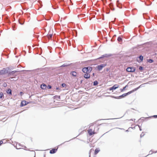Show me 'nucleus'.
Instances as JSON below:
<instances>
[{
  "mask_svg": "<svg viewBox=\"0 0 157 157\" xmlns=\"http://www.w3.org/2000/svg\"><path fill=\"white\" fill-rule=\"evenodd\" d=\"M106 64H103L98 65L97 67V69L99 71H100L101 70L103 67L106 66Z\"/></svg>",
  "mask_w": 157,
  "mask_h": 157,
  "instance_id": "f257e3e1",
  "label": "nucleus"
},
{
  "mask_svg": "<svg viewBox=\"0 0 157 157\" xmlns=\"http://www.w3.org/2000/svg\"><path fill=\"white\" fill-rule=\"evenodd\" d=\"M135 69L134 67H128L126 69V71L128 72H133L135 71Z\"/></svg>",
  "mask_w": 157,
  "mask_h": 157,
  "instance_id": "f03ea898",
  "label": "nucleus"
},
{
  "mask_svg": "<svg viewBox=\"0 0 157 157\" xmlns=\"http://www.w3.org/2000/svg\"><path fill=\"white\" fill-rule=\"evenodd\" d=\"M142 85H140L138 87L136 88H135L133 90H132L131 91H130L128 92L127 93V95H128V94H130L131 93L136 91V90H137L138 89L140 88V87Z\"/></svg>",
  "mask_w": 157,
  "mask_h": 157,
  "instance_id": "7ed1b4c3",
  "label": "nucleus"
},
{
  "mask_svg": "<svg viewBox=\"0 0 157 157\" xmlns=\"http://www.w3.org/2000/svg\"><path fill=\"white\" fill-rule=\"evenodd\" d=\"M119 87V86H118L116 84L114 85L112 87L110 88H109V90H114L118 88Z\"/></svg>",
  "mask_w": 157,
  "mask_h": 157,
  "instance_id": "20e7f679",
  "label": "nucleus"
},
{
  "mask_svg": "<svg viewBox=\"0 0 157 157\" xmlns=\"http://www.w3.org/2000/svg\"><path fill=\"white\" fill-rule=\"evenodd\" d=\"M7 71L4 68L0 71V75L4 74L7 73Z\"/></svg>",
  "mask_w": 157,
  "mask_h": 157,
  "instance_id": "39448f33",
  "label": "nucleus"
},
{
  "mask_svg": "<svg viewBox=\"0 0 157 157\" xmlns=\"http://www.w3.org/2000/svg\"><path fill=\"white\" fill-rule=\"evenodd\" d=\"M90 128V127L89 128ZM94 131L92 130L91 129L89 128V130H88V132L90 135H92L93 134H94Z\"/></svg>",
  "mask_w": 157,
  "mask_h": 157,
  "instance_id": "423d86ee",
  "label": "nucleus"
},
{
  "mask_svg": "<svg viewBox=\"0 0 157 157\" xmlns=\"http://www.w3.org/2000/svg\"><path fill=\"white\" fill-rule=\"evenodd\" d=\"M28 104V103H26V101H25L24 100L22 101L21 104V106H25Z\"/></svg>",
  "mask_w": 157,
  "mask_h": 157,
  "instance_id": "0eeeda50",
  "label": "nucleus"
},
{
  "mask_svg": "<svg viewBox=\"0 0 157 157\" xmlns=\"http://www.w3.org/2000/svg\"><path fill=\"white\" fill-rule=\"evenodd\" d=\"M57 149H53L50 151V153L51 154H53L55 153L57 151Z\"/></svg>",
  "mask_w": 157,
  "mask_h": 157,
  "instance_id": "6e6552de",
  "label": "nucleus"
},
{
  "mask_svg": "<svg viewBox=\"0 0 157 157\" xmlns=\"http://www.w3.org/2000/svg\"><path fill=\"white\" fill-rule=\"evenodd\" d=\"M86 69L87 71H88V72L90 73L92 70V68L91 67H86Z\"/></svg>",
  "mask_w": 157,
  "mask_h": 157,
  "instance_id": "1a4fd4ad",
  "label": "nucleus"
},
{
  "mask_svg": "<svg viewBox=\"0 0 157 157\" xmlns=\"http://www.w3.org/2000/svg\"><path fill=\"white\" fill-rule=\"evenodd\" d=\"M90 75L89 73H85L84 75V77L86 78H88L90 77Z\"/></svg>",
  "mask_w": 157,
  "mask_h": 157,
  "instance_id": "9d476101",
  "label": "nucleus"
},
{
  "mask_svg": "<svg viewBox=\"0 0 157 157\" xmlns=\"http://www.w3.org/2000/svg\"><path fill=\"white\" fill-rule=\"evenodd\" d=\"M109 56V55H108V54H105L104 55H103L102 56H101L99 58H98V59H101L102 58H103L105 57H107Z\"/></svg>",
  "mask_w": 157,
  "mask_h": 157,
  "instance_id": "9b49d317",
  "label": "nucleus"
},
{
  "mask_svg": "<svg viewBox=\"0 0 157 157\" xmlns=\"http://www.w3.org/2000/svg\"><path fill=\"white\" fill-rule=\"evenodd\" d=\"M82 71L84 73H89V72H88L87 71L86 69V67L83 68L82 70Z\"/></svg>",
  "mask_w": 157,
  "mask_h": 157,
  "instance_id": "f8f14e48",
  "label": "nucleus"
},
{
  "mask_svg": "<svg viewBox=\"0 0 157 157\" xmlns=\"http://www.w3.org/2000/svg\"><path fill=\"white\" fill-rule=\"evenodd\" d=\"M41 88L43 89H44L46 87V85L45 84H42L40 86Z\"/></svg>",
  "mask_w": 157,
  "mask_h": 157,
  "instance_id": "ddd939ff",
  "label": "nucleus"
},
{
  "mask_svg": "<svg viewBox=\"0 0 157 157\" xmlns=\"http://www.w3.org/2000/svg\"><path fill=\"white\" fill-rule=\"evenodd\" d=\"M71 74L74 77H76V76L77 73L75 71L72 72Z\"/></svg>",
  "mask_w": 157,
  "mask_h": 157,
  "instance_id": "4468645a",
  "label": "nucleus"
},
{
  "mask_svg": "<svg viewBox=\"0 0 157 157\" xmlns=\"http://www.w3.org/2000/svg\"><path fill=\"white\" fill-rule=\"evenodd\" d=\"M7 94H11V90L10 89H8L7 91Z\"/></svg>",
  "mask_w": 157,
  "mask_h": 157,
  "instance_id": "2eb2a0df",
  "label": "nucleus"
},
{
  "mask_svg": "<svg viewBox=\"0 0 157 157\" xmlns=\"http://www.w3.org/2000/svg\"><path fill=\"white\" fill-rule=\"evenodd\" d=\"M100 151V150L98 149H96L95 150L94 153L95 154H97Z\"/></svg>",
  "mask_w": 157,
  "mask_h": 157,
  "instance_id": "dca6fc26",
  "label": "nucleus"
},
{
  "mask_svg": "<svg viewBox=\"0 0 157 157\" xmlns=\"http://www.w3.org/2000/svg\"><path fill=\"white\" fill-rule=\"evenodd\" d=\"M127 85L126 86H124L122 89H121L120 90L121 92L123 91L124 90H125V89L126 88V87H127Z\"/></svg>",
  "mask_w": 157,
  "mask_h": 157,
  "instance_id": "f3484780",
  "label": "nucleus"
},
{
  "mask_svg": "<svg viewBox=\"0 0 157 157\" xmlns=\"http://www.w3.org/2000/svg\"><path fill=\"white\" fill-rule=\"evenodd\" d=\"M139 58L141 61H142L143 59V57L142 56H140L139 57Z\"/></svg>",
  "mask_w": 157,
  "mask_h": 157,
  "instance_id": "a211bd4d",
  "label": "nucleus"
},
{
  "mask_svg": "<svg viewBox=\"0 0 157 157\" xmlns=\"http://www.w3.org/2000/svg\"><path fill=\"white\" fill-rule=\"evenodd\" d=\"M98 83L97 81H95L94 82V86H96L98 84Z\"/></svg>",
  "mask_w": 157,
  "mask_h": 157,
  "instance_id": "6ab92c4d",
  "label": "nucleus"
},
{
  "mask_svg": "<svg viewBox=\"0 0 157 157\" xmlns=\"http://www.w3.org/2000/svg\"><path fill=\"white\" fill-rule=\"evenodd\" d=\"M4 95L3 94L2 92L0 93V98H2V97Z\"/></svg>",
  "mask_w": 157,
  "mask_h": 157,
  "instance_id": "aec40b11",
  "label": "nucleus"
},
{
  "mask_svg": "<svg viewBox=\"0 0 157 157\" xmlns=\"http://www.w3.org/2000/svg\"><path fill=\"white\" fill-rule=\"evenodd\" d=\"M117 40H118V41H119V42H120L122 40V39L121 38V37H119L118 38V39H117Z\"/></svg>",
  "mask_w": 157,
  "mask_h": 157,
  "instance_id": "412c9836",
  "label": "nucleus"
},
{
  "mask_svg": "<svg viewBox=\"0 0 157 157\" xmlns=\"http://www.w3.org/2000/svg\"><path fill=\"white\" fill-rule=\"evenodd\" d=\"M126 95H127L126 93L124 94H123L122 95H121V96H120V97H124L126 96Z\"/></svg>",
  "mask_w": 157,
  "mask_h": 157,
  "instance_id": "4be33fe9",
  "label": "nucleus"
},
{
  "mask_svg": "<svg viewBox=\"0 0 157 157\" xmlns=\"http://www.w3.org/2000/svg\"><path fill=\"white\" fill-rule=\"evenodd\" d=\"M119 1H117V6L119 8H121V7L119 6Z\"/></svg>",
  "mask_w": 157,
  "mask_h": 157,
  "instance_id": "5701e85b",
  "label": "nucleus"
},
{
  "mask_svg": "<svg viewBox=\"0 0 157 157\" xmlns=\"http://www.w3.org/2000/svg\"><path fill=\"white\" fill-rule=\"evenodd\" d=\"M148 62L150 63H151L153 62V60L151 59H149L148 60Z\"/></svg>",
  "mask_w": 157,
  "mask_h": 157,
  "instance_id": "b1692460",
  "label": "nucleus"
},
{
  "mask_svg": "<svg viewBox=\"0 0 157 157\" xmlns=\"http://www.w3.org/2000/svg\"><path fill=\"white\" fill-rule=\"evenodd\" d=\"M67 65H66V64H63V65H62L61 66H60L61 67H65V66H66Z\"/></svg>",
  "mask_w": 157,
  "mask_h": 157,
  "instance_id": "393cba45",
  "label": "nucleus"
},
{
  "mask_svg": "<svg viewBox=\"0 0 157 157\" xmlns=\"http://www.w3.org/2000/svg\"><path fill=\"white\" fill-rule=\"evenodd\" d=\"M66 85L65 84V83H63L62 84V86H63V87H64L66 86Z\"/></svg>",
  "mask_w": 157,
  "mask_h": 157,
  "instance_id": "a878e982",
  "label": "nucleus"
},
{
  "mask_svg": "<svg viewBox=\"0 0 157 157\" xmlns=\"http://www.w3.org/2000/svg\"><path fill=\"white\" fill-rule=\"evenodd\" d=\"M51 87H52L50 85H48V88L49 89H51Z\"/></svg>",
  "mask_w": 157,
  "mask_h": 157,
  "instance_id": "bb28decb",
  "label": "nucleus"
},
{
  "mask_svg": "<svg viewBox=\"0 0 157 157\" xmlns=\"http://www.w3.org/2000/svg\"><path fill=\"white\" fill-rule=\"evenodd\" d=\"M16 72V71H12V72H10V74H13V73H14L15 72Z\"/></svg>",
  "mask_w": 157,
  "mask_h": 157,
  "instance_id": "cd10ccee",
  "label": "nucleus"
},
{
  "mask_svg": "<svg viewBox=\"0 0 157 157\" xmlns=\"http://www.w3.org/2000/svg\"><path fill=\"white\" fill-rule=\"evenodd\" d=\"M52 34H49L48 36H49V37L51 38L52 37Z\"/></svg>",
  "mask_w": 157,
  "mask_h": 157,
  "instance_id": "c85d7f7f",
  "label": "nucleus"
},
{
  "mask_svg": "<svg viewBox=\"0 0 157 157\" xmlns=\"http://www.w3.org/2000/svg\"><path fill=\"white\" fill-rule=\"evenodd\" d=\"M152 153V151H150L149 152V154H151Z\"/></svg>",
  "mask_w": 157,
  "mask_h": 157,
  "instance_id": "c756f323",
  "label": "nucleus"
},
{
  "mask_svg": "<svg viewBox=\"0 0 157 157\" xmlns=\"http://www.w3.org/2000/svg\"><path fill=\"white\" fill-rule=\"evenodd\" d=\"M20 95H22V94H23V93L22 92H21L20 93Z\"/></svg>",
  "mask_w": 157,
  "mask_h": 157,
  "instance_id": "7c9ffc66",
  "label": "nucleus"
},
{
  "mask_svg": "<svg viewBox=\"0 0 157 157\" xmlns=\"http://www.w3.org/2000/svg\"><path fill=\"white\" fill-rule=\"evenodd\" d=\"M6 83H4V84H3V86H6Z\"/></svg>",
  "mask_w": 157,
  "mask_h": 157,
  "instance_id": "2f4dec72",
  "label": "nucleus"
},
{
  "mask_svg": "<svg viewBox=\"0 0 157 157\" xmlns=\"http://www.w3.org/2000/svg\"><path fill=\"white\" fill-rule=\"evenodd\" d=\"M142 67H139L140 70H142Z\"/></svg>",
  "mask_w": 157,
  "mask_h": 157,
  "instance_id": "473e14b6",
  "label": "nucleus"
},
{
  "mask_svg": "<svg viewBox=\"0 0 157 157\" xmlns=\"http://www.w3.org/2000/svg\"><path fill=\"white\" fill-rule=\"evenodd\" d=\"M2 143H3V142L2 141H0V145Z\"/></svg>",
  "mask_w": 157,
  "mask_h": 157,
  "instance_id": "72a5a7b5",
  "label": "nucleus"
},
{
  "mask_svg": "<svg viewBox=\"0 0 157 157\" xmlns=\"http://www.w3.org/2000/svg\"><path fill=\"white\" fill-rule=\"evenodd\" d=\"M142 136H144V135H142V134H141V135H140V136H141V137Z\"/></svg>",
  "mask_w": 157,
  "mask_h": 157,
  "instance_id": "f704fd0d",
  "label": "nucleus"
},
{
  "mask_svg": "<svg viewBox=\"0 0 157 157\" xmlns=\"http://www.w3.org/2000/svg\"><path fill=\"white\" fill-rule=\"evenodd\" d=\"M142 136H144V135H142V134H141V135H140V136H141V137Z\"/></svg>",
  "mask_w": 157,
  "mask_h": 157,
  "instance_id": "c9c22d12",
  "label": "nucleus"
},
{
  "mask_svg": "<svg viewBox=\"0 0 157 157\" xmlns=\"http://www.w3.org/2000/svg\"><path fill=\"white\" fill-rule=\"evenodd\" d=\"M142 136H144V135H142V134H141V135H140V136H141V137Z\"/></svg>",
  "mask_w": 157,
  "mask_h": 157,
  "instance_id": "e433bc0d",
  "label": "nucleus"
},
{
  "mask_svg": "<svg viewBox=\"0 0 157 157\" xmlns=\"http://www.w3.org/2000/svg\"><path fill=\"white\" fill-rule=\"evenodd\" d=\"M154 117H157V115H154L153 116Z\"/></svg>",
  "mask_w": 157,
  "mask_h": 157,
  "instance_id": "4c0bfd02",
  "label": "nucleus"
},
{
  "mask_svg": "<svg viewBox=\"0 0 157 157\" xmlns=\"http://www.w3.org/2000/svg\"><path fill=\"white\" fill-rule=\"evenodd\" d=\"M139 127V128H140V130L141 131L142 130H141V128L140 127Z\"/></svg>",
  "mask_w": 157,
  "mask_h": 157,
  "instance_id": "58836bf2",
  "label": "nucleus"
},
{
  "mask_svg": "<svg viewBox=\"0 0 157 157\" xmlns=\"http://www.w3.org/2000/svg\"><path fill=\"white\" fill-rule=\"evenodd\" d=\"M59 88H58V87L56 88V90H59Z\"/></svg>",
  "mask_w": 157,
  "mask_h": 157,
  "instance_id": "ea45409f",
  "label": "nucleus"
},
{
  "mask_svg": "<svg viewBox=\"0 0 157 157\" xmlns=\"http://www.w3.org/2000/svg\"><path fill=\"white\" fill-rule=\"evenodd\" d=\"M20 24H21V25H23V24L21 23H20Z\"/></svg>",
  "mask_w": 157,
  "mask_h": 157,
  "instance_id": "a19ab883",
  "label": "nucleus"
},
{
  "mask_svg": "<svg viewBox=\"0 0 157 157\" xmlns=\"http://www.w3.org/2000/svg\"><path fill=\"white\" fill-rule=\"evenodd\" d=\"M92 150V149H91L90 150V151H91Z\"/></svg>",
  "mask_w": 157,
  "mask_h": 157,
  "instance_id": "79ce46f5",
  "label": "nucleus"
},
{
  "mask_svg": "<svg viewBox=\"0 0 157 157\" xmlns=\"http://www.w3.org/2000/svg\"><path fill=\"white\" fill-rule=\"evenodd\" d=\"M94 75V73H93V75Z\"/></svg>",
  "mask_w": 157,
  "mask_h": 157,
  "instance_id": "37998d69",
  "label": "nucleus"
}]
</instances>
